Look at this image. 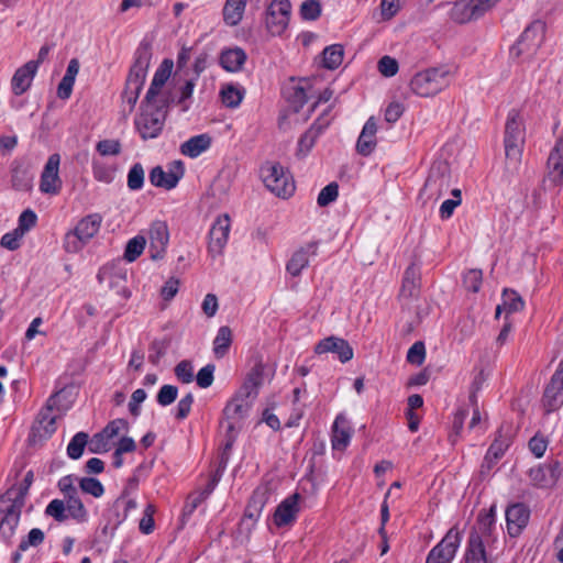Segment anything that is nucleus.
Returning a JSON list of instances; mask_svg holds the SVG:
<instances>
[{"mask_svg":"<svg viewBox=\"0 0 563 563\" xmlns=\"http://www.w3.org/2000/svg\"><path fill=\"white\" fill-rule=\"evenodd\" d=\"M33 483V472L29 471L18 486H12L0 499V534L9 539L20 521L25 496Z\"/></svg>","mask_w":563,"mask_h":563,"instance_id":"1","label":"nucleus"},{"mask_svg":"<svg viewBox=\"0 0 563 563\" xmlns=\"http://www.w3.org/2000/svg\"><path fill=\"white\" fill-rule=\"evenodd\" d=\"M151 58L152 53L148 47H141L137 49L135 62L130 69L125 88L122 93L123 112L125 114H130L136 104L140 92L145 82Z\"/></svg>","mask_w":563,"mask_h":563,"instance_id":"2","label":"nucleus"},{"mask_svg":"<svg viewBox=\"0 0 563 563\" xmlns=\"http://www.w3.org/2000/svg\"><path fill=\"white\" fill-rule=\"evenodd\" d=\"M454 73V68L448 65L424 69L411 78L410 89L423 98L434 97L450 86Z\"/></svg>","mask_w":563,"mask_h":563,"instance_id":"3","label":"nucleus"},{"mask_svg":"<svg viewBox=\"0 0 563 563\" xmlns=\"http://www.w3.org/2000/svg\"><path fill=\"white\" fill-rule=\"evenodd\" d=\"M58 393L52 395L38 412L29 439L32 444L48 439L56 431V420L62 416V410L58 408Z\"/></svg>","mask_w":563,"mask_h":563,"instance_id":"4","label":"nucleus"},{"mask_svg":"<svg viewBox=\"0 0 563 563\" xmlns=\"http://www.w3.org/2000/svg\"><path fill=\"white\" fill-rule=\"evenodd\" d=\"M167 107L142 102L141 113L135 119V126L143 140L157 137L165 124Z\"/></svg>","mask_w":563,"mask_h":563,"instance_id":"5","label":"nucleus"},{"mask_svg":"<svg viewBox=\"0 0 563 563\" xmlns=\"http://www.w3.org/2000/svg\"><path fill=\"white\" fill-rule=\"evenodd\" d=\"M102 217L98 213L82 218L73 231L66 233L64 249L67 253H78L98 233Z\"/></svg>","mask_w":563,"mask_h":563,"instance_id":"6","label":"nucleus"},{"mask_svg":"<svg viewBox=\"0 0 563 563\" xmlns=\"http://www.w3.org/2000/svg\"><path fill=\"white\" fill-rule=\"evenodd\" d=\"M523 121L517 110L508 114L505 126V155L509 164L515 167L519 164L523 145Z\"/></svg>","mask_w":563,"mask_h":563,"instance_id":"7","label":"nucleus"},{"mask_svg":"<svg viewBox=\"0 0 563 563\" xmlns=\"http://www.w3.org/2000/svg\"><path fill=\"white\" fill-rule=\"evenodd\" d=\"M544 38V24L540 21L531 23L510 48L514 59L529 60L538 52Z\"/></svg>","mask_w":563,"mask_h":563,"instance_id":"8","label":"nucleus"},{"mask_svg":"<svg viewBox=\"0 0 563 563\" xmlns=\"http://www.w3.org/2000/svg\"><path fill=\"white\" fill-rule=\"evenodd\" d=\"M261 176L266 188L277 197H289L295 191V184L279 163L267 162L261 167Z\"/></svg>","mask_w":563,"mask_h":563,"instance_id":"9","label":"nucleus"},{"mask_svg":"<svg viewBox=\"0 0 563 563\" xmlns=\"http://www.w3.org/2000/svg\"><path fill=\"white\" fill-rule=\"evenodd\" d=\"M291 3L289 0H273L267 7L265 26L273 36H280L288 27Z\"/></svg>","mask_w":563,"mask_h":563,"instance_id":"10","label":"nucleus"},{"mask_svg":"<svg viewBox=\"0 0 563 563\" xmlns=\"http://www.w3.org/2000/svg\"><path fill=\"white\" fill-rule=\"evenodd\" d=\"M499 0H460L451 11L452 19L457 23L476 20L489 11Z\"/></svg>","mask_w":563,"mask_h":563,"instance_id":"11","label":"nucleus"},{"mask_svg":"<svg viewBox=\"0 0 563 563\" xmlns=\"http://www.w3.org/2000/svg\"><path fill=\"white\" fill-rule=\"evenodd\" d=\"M457 529L451 528L443 539L429 552L426 563H451L461 544Z\"/></svg>","mask_w":563,"mask_h":563,"instance_id":"12","label":"nucleus"},{"mask_svg":"<svg viewBox=\"0 0 563 563\" xmlns=\"http://www.w3.org/2000/svg\"><path fill=\"white\" fill-rule=\"evenodd\" d=\"M449 186V166L440 162L432 165L421 192L428 195L429 198L438 200L446 192Z\"/></svg>","mask_w":563,"mask_h":563,"instance_id":"13","label":"nucleus"},{"mask_svg":"<svg viewBox=\"0 0 563 563\" xmlns=\"http://www.w3.org/2000/svg\"><path fill=\"white\" fill-rule=\"evenodd\" d=\"M172 66V62L164 60L162 66L156 70L143 100L144 103L168 106L169 97L163 92V88L170 76Z\"/></svg>","mask_w":563,"mask_h":563,"instance_id":"14","label":"nucleus"},{"mask_svg":"<svg viewBox=\"0 0 563 563\" xmlns=\"http://www.w3.org/2000/svg\"><path fill=\"white\" fill-rule=\"evenodd\" d=\"M97 277L100 284H107L109 288L113 289L124 299L131 296L130 290L125 286L126 269L123 267L114 264L103 266Z\"/></svg>","mask_w":563,"mask_h":563,"instance_id":"15","label":"nucleus"},{"mask_svg":"<svg viewBox=\"0 0 563 563\" xmlns=\"http://www.w3.org/2000/svg\"><path fill=\"white\" fill-rule=\"evenodd\" d=\"M544 186L559 187L563 184V135L560 136L552 148L547 162Z\"/></svg>","mask_w":563,"mask_h":563,"instance_id":"16","label":"nucleus"},{"mask_svg":"<svg viewBox=\"0 0 563 563\" xmlns=\"http://www.w3.org/2000/svg\"><path fill=\"white\" fill-rule=\"evenodd\" d=\"M60 155L52 154L42 172L40 190L44 194L56 195L62 188V179L59 177Z\"/></svg>","mask_w":563,"mask_h":563,"instance_id":"17","label":"nucleus"},{"mask_svg":"<svg viewBox=\"0 0 563 563\" xmlns=\"http://www.w3.org/2000/svg\"><path fill=\"white\" fill-rule=\"evenodd\" d=\"M230 218L228 214L218 217L209 232V253L212 257L221 255L230 233Z\"/></svg>","mask_w":563,"mask_h":563,"instance_id":"18","label":"nucleus"},{"mask_svg":"<svg viewBox=\"0 0 563 563\" xmlns=\"http://www.w3.org/2000/svg\"><path fill=\"white\" fill-rule=\"evenodd\" d=\"M563 362L551 377L550 383L545 387L543 394V405L547 412H552L561 407L563 404Z\"/></svg>","mask_w":563,"mask_h":563,"instance_id":"19","label":"nucleus"},{"mask_svg":"<svg viewBox=\"0 0 563 563\" xmlns=\"http://www.w3.org/2000/svg\"><path fill=\"white\" fill-rule=\"evenodd\" d=\"M184 176L183 163L176 161L168 172H165L161 166H155L150 172V181L153 186L170 190L175 188Z\"/></svg>","mask_w":563,"mask_h":563,"instance_id":"20","label":"nucleus"},{"mask_svg":"<svg viewBox=\"0 0 563 563\" xmlns=\"http://www.w3.org/2000/svg\"><path fill=\"white\" fill-rule=\"evenodd\" d=\"M150 252L153 260H162L169 241V232L166 222L155 221L148 230Z\"/></svg>","mask_w":563,"mask_h":563,"instance_id":"21","label":"nucleus"},{"mask_svg":"<svg viewBox=\"0 0 563 563\" xmlns=\"http://www.w3.org/2000/svg\"><path fill=\"white\" fill-rule=\"evenodd\" d=\"M317 354L334 353L342 363L353 358V349L349 342L338 336H329L321 340L314 347Z\"/></svg>","mask_w":563,"mask_h":563,"instance_id":"22","label":"nucleus"},{"mask_svg":"<svg viewBox=\"0 0 563 563\" xmlns=\"http://www.w3.org/2000/svg\"><path fill=\"white\" fill-rule=\"evenodd\" d=\"M263 374L264 366L262 364H256L247 374L243 385L236 391L235 396L244 400H250L252 404L253 400L257 397L260 387L263 385Z\"/></svg>","mask_w":563,"mask_h":563,"instance_id":"23","label":"nucleus"},{"mask_svg":"<svg viewBox=\"0 0 563 563\" xmlns=\"http://www.w3.org/2000/svg\"><path fill=\"white\" fill-rule=\"evenodd\" d=\"M530 511L523 504H515L506 510L507 530L511 537H517L527 526Z\"/></svg>","mask_w":563,"mask_h":563,"instance_id":"24","label":"nucleus"},{"mask_svg":"<svg viewBox=\"0 0 563 563\" xmlns=\"http://www.w3.org/2000/svg\"><path fill=\"white\" fill-rule=\"evenodd\" d=\"M252 404L234 395L223 409V416L228 421V432L235 429V423L241 421L249 412Z\"/></svg>","mask_w":563,"mask_h":563,"instance_id":"25","label":"nucleus"},{"mask_svg":"<svg viewBox=\"0 0 563 563\" xmlns=\"http://www.w3.org/2000/svg\"><path fill=\"white\" fill-rule=\"evenodd\" d=\"M36 71L37 63L33 60L27 62L15 70L11 80L12 91L15 96H21L31 87Z\"/></svg>","mask_w":563,"mask_h":563,"instance_id":"26","label":"nucleus"},{"mask_svg":"<svg viewBox=\"0 0 563 563\" xmlns=\"http://www.w3.org/2000/svg\"><path fill=\"white\" fill-rule=\"evenodd\" d=\"M559 467L560 464L558 462L548 465H537L529 470V478L538 487L551 486L558 479Z\"/></svg>","mask_w":563,"mask_h":563,"instance_id":"27","label":"nucleus"},{"mask_svg":"<svg viewBox=\"0 0 563 563\" xmlns=\"http://www.w3.org/2000/svg\"><path fill=\"white\" fill-rule=\"evenodd\" d=\"M377 121L374 117L368 118L356 143V151L363 156H368L376 147Z\"/></svg>","mask_w":563,"mask_h":563,"instance_id":"28","label":"nucleus"},{"mask_svg":"<svg viewBox=\"0 0 563 563\" xmlns=\"http://www.w3.org/2000/svg\"><path fill=\"white\" fill-rule=\"evenodd\" d=\"M352 429L350 427L347 418L340 413L336 416L332 427V448L333 450H344L351 440Z\"/></svg>","mask_w":563,"mask_h":563,"instance_id":"29","label":"nucleus"},{"mask_svg":"<svg viewBox=\"0 0 563 563\" xmlns=\"http://www.w3.org/2000/svg\"><path fill=\"white\" fill-rule=\"evenodd\" d=\"M299 495L294 494L283 500L275 510L274 522L276 526H287L292 522L298 512Z\"/></svg>","mask_w":563,"mask_h":563,"instance_id":"30","label":"nucleus"},{"mask_svg":"<svg viewBox=\"0 0 563 563\" xmlns=\"http://www.w3.org/2000/svg\"><path fill=\"white\" fill-rule=\"evenodd\" d=\"M318 245L312 242L294 253L287 263V272L292 276L300 275L301 271L308 266L311 256L317 254Z\"/></svg>","mask_w":563,"mask_h":563,"instance_id":"31","label":"nucleus"},{"mask_svg":"<svg viewBox=\"0 0 563 563\" xmlns=\"http://www.w3.org/2000/svg\"><path fill=\"white\" fill-rule=\"evenodd\" d=\"M464 563H489L482 537L477 531L471 532L465 549Z\"/></svg>","mask_w":563,"mask_h":563,"instance_id":"32","label":"nucleus"},{"mask_svg":"<svg viewBox=\"0 0 563 563\" xmlns=\"http://www.w3.org/2000/svg\"><path fill=\"white\" fill-rule=\"evenodd\" d=\"M246 53L241 47L225 49L220 55L221 66L230 73L240 71L246 62Z\"/></svg>","mask_w":563,"mask_h":563,"instance_id":"33","label":"nucleus"},{"mask_svg":"<svg viewBox=\"0 0 563 563\" xmlns=\"http://www.w3.org/2000/svg\"><path fill=\"white\" fill-rule=\"evenodd\" d=\"M247 0H225L223 7V21L229 26L238 25L244 15Z\"/></svg>","mask_w":563,"mask_h":563,"instance_id":"34","label":"nucleus"},{"mask_svg":"<svg viewBox=\"0 0 563 563\" xmlns=\"http://www.w3.org/2000/svg\"><path fill=\"white\" fill-rule=\"evenodd\" d=\"M211 145V137L208 134H200L190 137L181 144L180 152L188 157H197L207 151Z\"/></svg>","mask_w":563,"mask_h":563,"instance_id":"35","label":"nucleus"},{"mask_svg":"<svg viewBox=\"0 0 563 563\" xmlns=\"http://www.w3.org/2000/svg\"><path fill=\"white\" fill-rule=\"evenodd\" d=\"M418 291V269L415 265H410L407 267L404 279H402V286L400 290L401 297H413L417 295Z\"/></svg>","mask_w":563,"mask_h":563,"instance_id":"36","label":"nucleus"},{"mask_svg":"<svg viewBox=\"0 0 563 563\" xmlns=\"http://www.w3.org/2000/svg\"><path fill=\"white\" fill-rule=\"evenodd\" d=\"M322 132V128L320 125L313 124L307 130L298 142V154L306 156L310 150L313 147L316 140Z\"/></svg>","mask_w":563,"mask_h":563,"instance_id":"37","label":"nucleus"},{"mask_svg":"<svg viewBox=\"0 0 563 563\" xmlns=\"http://www.w3.org/2000/svg\"><path fill=\"white\" fill-rule=\"evenodd\" d=\"M232 343V331L229 327H221L213 341V352L217 357H222Z\"/></svg>","mask_w":563,"mask_h":563,"instance_id":"38","label":"nucleus"},{"mask_svg":"<svg viewBox=\"0 0 563 563\" xmlns=\"http://www.w3.org/2000/svg\"><path fill=\"white\" fill-rule=\"evenodd\" d=\"M222 103L228 108H238L243 100L244 90L234 85H225L220 91Z\"/></svg>","mask_w":563,"mask_h":563,"instance_id":"39","label":"nucleus"},{"mask_svg":"<svg viewBox=\"0 0 563 563\" xmlns=\"http://www.w3.org/2000/svg\"><path fill=\"white\" fill-rule=\"evenodd\" d=\"M343 47L339 44L328 46L323 49V66L328 69L338 68L343 60Z\"/></svg>","mask_w":563,"mask_h":563,"instance_id":"40","label":"nucleus"},{"mask_svg":"<svg viewBox=\"0 0 563 563\" xmlns=\"http://www.w3.org/2000/svg\"><path fill=\"white\" fill-rule=\"evenodd\" d=\"M66 504L65 508L68 514L76 520L84 522L87 519V510L80 500L78 493L75 495H69L65 498Z\"/></svg>","mask_w":563,"mask_h":563,"instance_id":"41","label":"nucleus"},{"mask_svg":"<svg viewBox=\"0 0 563 563\" xmlns=\"http://www.w3.org/2000/svg\"><path fill=\"white\" fill-rule=\"evenodd\" d=\"M88 434L86 432L76 433L67 445V454L70 459H79L86 445H88Z\"/></svg>","mask_w":563,"mask_h":563,"instance_id":"42","label":"nucleus"},{"mask_svg":"<svg viewBox=\"0 0 563 563\" xmlns=\"http://www.w3.org/2000/svg\"><path fill=\"white\" fill-rule=\"evenodd\" d=\"M264 504H265L264 494L255 493L252 496V498L245 509L243 521L245 522L246 520H251L252 522H255L261 516Z\"/></svg>","mask_w":563,"mask_h":563,"instance_id":"43","label":"nucleus"},{"mask_svg":"<svg viewBox=\"0 0 563 563\" xmlns=\"http://www.w3.org/2000/svg\"><path fill=\"white\" fill-rule=\"evenodd\" d=\"M503 307L507 313H514L523 309L525 301L515 290L505 289L503 292Z\"/></svg>","mask_w":563,"mask_h":563,"instance_id":"44","label":"nucleus"},{"mask_svg":"<svg viewBox=\"0 0 563 563\" xmlns=\"http://www.w3.org/2000/svg\"><path fill=\"white\" fill-rule=\"evenodd\" d=\"M11 183L16 190L27 191L32 188V176L26 169L15 167L12 169Z\"/></svg>","mask_w":563,"mask_h":563,"instance_id":"45","label":"nucleus"},{"mask_svg":"<svg viewBox=\"0 0 563 563\" xmlns=\"http://www.w3.org/2000/svg\"><path fill=\"white\" fill-rule=\"evenodd\" d=\"M146 240L144 236L137 235L131 239L124 251V260L128 262H134L144 251Z\"/></svg>","mask_w":563,"mask_h":563,"instance_id":"46","label":"nucleus"},{"mask_svg":"<svg viewBox=\"0 0 563 563\" xmlns=\"http://www.w3.org/2000/svg\"><path fill=\"white\" fill-rule=\"evenodd\" d=\"M321 3L319 0H305L299 9V13L305 21H314L321 15Z\"/></svg>","mask_w":563,"mask_h":563,"instance_id":"47","label":"nucleus"},{"mask_svg":"<svg viewBox=\"0 0 563 563\" xmlns=\"http://www.w3.org/2000/svg\"><path fill=\"white\" fill-rule=\"evenodd\" d=\"M145 172L140 163L132 165L128 173V187L131 190H139L143 187Z\"/></svg>","mask_w":563,"mask_h":563,"instance_id":"48","label":"nucleus"},{"mask_svg":"<svg viewBox=\"0 0 563 563\" xmlns=\"http://www.w3.org/2000/svg\"><path fill=\"white\" fill-rule=\"evenodd\" d=\"M307 86L308 81H305V85L294 86L292 91L288 95V100L296 111H299L308 101Z\"/></svg>","mask_w":563,"mask_h":563,"instance_id":"49","label":"nucleus"},{"mask_svg":"<svg viewBox=\"0 0 563 563\" xmlns=\"http://www.w3.org/2000/svg\"><path fill=\"white\" fill-rule=\"evenodd\" d=\"M495 525V506H492L488 511H481L477 517L478 530L484 536H489Z\"/></svg>","mask_w":563,"mask_h":563,"instance_id":"50","label":"nucleus"},{"mask_svg":"<svg viewBox=\"0 0 563 563\" xmlns=\"http://www.w3.org/2000/svg\"><path fill=\"white\" fill-rule=\"evenodd\" d=\"M79 486L84 493L90 494L96 498L101 497L104 493V488L101 482L93 477L81 478L79 481Z\"/></svg>","mask_w":563,"mask_h":563,"instance_id":"51","label":"nucleus"},{"mask_svg":"<svg viewBox=\"0 0 563 563\" xmlns=\"http://www.w3.org/2000/svg\"><path fill=\"white\" fill-rule=\"evenodd\" d=\"M97 152L101 156H117L121 153L122 146L119 140H102L96 145Z\"/></svg>","mask_w":563,"mask_h":563,"instance_id":"52","label":"nucleus"},{"mask_svg":"<svg viewBox=\"0 0 563 563\" xmlns=\"http://www.w3.org/2000/svg\"><path fill=\"white\" fill-rule=\"evenodd\" d=\"M129 423L125 419H115L110 421L100 432L110 443L119 435L120 431L128 430Z\"/></svg>","mask_w":563,"mask_h":563,"instance_id":"53","label":"nucleus"},{"mask_svg":"<svg viewBox=\"0 0 563 563\" xmlns=\"http://www.w3.org/2000/svg\"><path fill=\"white\" fill-rule=\"evenodd\" d=\"M339 196V185L336 183H330L318 195L317 202L320 207H325L333 202Z\"/></svg>","mask_w":563,"mask_h":563,"instance_id":"54","label":"nucleus"},{"mask_svg":"<svg viewBox=\"0 0 563 563\" xmlns=\"http://www.w3.org/2000/svg\"><path fill=\"white\" fill-rule=\"evenodd\" d=\"M175 375L183 384H190L194 380V366L190 361L184 360L175 367Z\"/></svg>","mask_w":563,"mask_h":563,"instance_id":"55","label":"nucleus"},{"mask_svg":"<svg viewBox=\"0 0 563 563\" xmlns=\"http://www.w3.org/2000/svg\"><path fill=\"white\" fill-rule=\"evenodd\" d=\"M483 274L481 269H470L463 278L464 287L472 292H477L482 286Z\"/></svg>","mask_w":563,"mask_h":563,"instance_id":"56","label":"nucleus"},{"mask_svg":"<svg viewBox=\"0 0 563 563\" xmlns=\"http://www.w3.org/2000/svg\"><path fill=\"white\" fill-rule=\"evenodd\" d=\"M178 395V388L174 385H163L157 394V402L161 406H168L173 404Z\"/></svg>","mask_w":563,"mask_h":563,"instance_id":"57","label":"nucleus"},{"mask_svg":"<svg viewBox=\"0 0 563 563\" xmlns=\"http://www.w3.org/2000/svg\"><path fill=\"white\" fill-rule=\"evenodd\" d=\"M37 217L31 209L24 210L19 218L16 230L23 235L36 224Z\"/></svg>","mask_w":563,"mask_h":563,"instance_id":"58","label":"nucleus"},{"mask_svg":"<svg viewBox=\"0 0 563 563\" xmlns=\"http://www.w3.org/2000/svg\"><path fill=\"white\" fill-rule=\"evenodd\" d=\"M88 450L96 454L106 453L111 450V443L101 433H96L88 441Z\"/></svg>","mask_w":563,"mask_h":563,"instance_id":"59","label":"nucleus"},{"mask_svg":"<svg viewBox=\"0 0 563 563\" xmlns=\"http://www.w3.org/2000/svg\"><path fill=\"white\" fill-rule=\"evenodd\" d=\"M426 347L423 342L418 341L412 344L407 353V361L411 364L421 365L424 361Z\"/></svg>","mask_w":563,"mask_h":563,"instance_id":"60","label":"nucleus"},{"mask_svg":"<svg viewBox=\"0 0 563 563\" xmlns=\"http://www.w3.org/2000/svg\"><path fill=\"white\" fill-rule=\"evenodd\" d=\"M65 511H66L65 503L59 499L52 500L47 505L46 510H45V512L48 516L53 517L54 519H56L59 522L66 520L67 515L65 514Z\"/></svg>","mask_w":563,"mask_h":563,"instance_id":"61","label":"nucleus"},{"mask_svg":"<svg viewBox=\"0 0 563 563\" xmlns=\"http://www.w3.org/2000/svg\"><path fill=\"white\" fill-rule=\"evenodd\" d=\"M207 497L200 492H195L190 494L186 500V504L183 509L184 516H190L192 512L201 505Z\"/></svg>","mask_w":563,"mask_h":563,"instance_id":"62","label":"nucleus"},{"mask_svg":"<svg viewBox=\"0 0 563 563\" xmlns=\"http://www.w3.org/2000/svg\"><path fill=\"white\" fill-rule=\"evenodd\" d=\"M44 541V532L41 529L34 528L29 534L27 539L22 540L19 544L20 551H25L29 547H37Z\"/></svg>","mask_w":563,"mask_h":563,"instance_id":"63","label":"nucleus"},{"mask_svg":"<svg viewBox=\"0 0 563 563\" xmlns=\"http://www.w3.org/2000/svg\"><path fill=\"white\" fill-rule=\"evenodd\" d=\"M378 70L385 77H393L398 71V63L390 56H383L378 62Z\"/></svg>","mask_w":563,"mask_h":563,"instance_id":"64","label":"nucleus"}]
</instances>
